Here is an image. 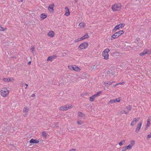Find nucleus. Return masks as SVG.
<instances>
[{"label":"nucleus","instance_id":"19","mask_svg":"<svg viewBox=\"0 0 151 151\" xmlns=\"http://www.w3.org/2000/svg\"><path fill=\"white\" fill-rule=\"evenodd\" d=\"M73 70L78 72L81 70V69L76 65H73Z\"/></svg>","mask_w":151,"mask_h":151},{"label":"nucleus","instance_id":"34","mask_svg":"<svg viewBox=\"0 0 151 151\" xmlns=\"http://www.w3.org/2000/svg\"><path fill=\"white\" fill-rule=\"evenodd\" d=\"M6 29V28H4L3 27H2L1 25L0 24V31H4V30H5Z\"/></svg>","mask_w":151,"mask_h":151},{"label":"nucleus","instance_id":"32","mask_svg":"<svg viewBox=\"0 0 151 151\" xmlns=\"http://www.w3.org/2000/svg\"><path fill=\"white\" fill-rule=\"evenodd\" d=\"M125 142V140H123L119 143V145L120 146H121L123 145V144Z\"/></svg>","mask_w":151,"mask_h":151},{"label":"nucleus","instance_id":"5","mask_svg":"<svg viewBox=\"0 0 151 151\" xmlns=\"http://www.w3.org/2000/svg\"><path fill=\"white\" fill-rule=\"evenodd\" d=\"M72 107L73 106L71 104H67L65 106H62L60 108V109L62 111L67 110L69 109L72 108Z\"/></svg>","mask_w":151,"mask_h":151},{"label":"nucleus","instance_id":"31","mask_svg":"<svg viewBox=\"0 0 151 151\" xmlns=\"http://www.w3.org/2000/svg\"><path fill=\"white\" fill-rule=\"evenodd\" d=\"M77 123L79 125H81L84 122L83 121L78 120L77 122Z\"/></svg>","mask_w":151,"mask_h":151},{"label":"nucleus","instance_id":"21","mask_svg":"<svg viewBox=\"0 0 151 151\" xmlns=\"http://www.w3.org/2000/svg\"><path fill=\"white\" fill-rule=\"evenodd\" d=\"M89 37L88 35L86 33V34L83 36L81 37V40L88 38Z\"/></svg>","mask_w":151,"mask_h":151},{"label":"nucleus","instance_id":"35","mask_svg":"<svg viewBox=\"0 0 151 151\" xmlns=\"http://www.w3.org/2000/svg\"><path fill=\"white\" fill-rule=\"evenodd\" d=\"M73 65H68V67L69 69L71 70H73Z\"/></svg>","mask_w":151,"mask_h":151},{"label":"nucleus","instance_id":"29","mask_svg":"<svg viewBox=\"0 0 151 151\" xmlns=\"http://www.w3.org/2000/svg\"><path fill=\"white\" fill-rule=\"evenodd\" d=\"M47 17V15L45 14H42L40 16V17L42 19H43Z\"/></svg>","mask_w":151,"mask_h":151},{"label":"nucleus","instance_id":"20","mask_svg":"<svg viewBox=\"0 0 151 151\" xmlns=\"http://www.w3.org/2000/svg\"><path fill=\"white\" fill-rule=\"evenodd\" d=\"M54 33L53 31H50L48 33V35L50 37H53L54 35Z\"/></svg>","mask_w":151,"mask_h":151},{"label":"nucleus","instance_id":"43","mask_svg":"<svg viewBox=\"0 0 151 151\" xmlns=\"http://www.w3.org/2000/svg\"><path fill=\"white\" fill-rule=\"evenodd\" d=\"M118 84H120V85H122V84H124V82H123L122 83H119Z\"/></svg>","mask_w":151,"mask_h":151},{"label":"nucleus","instance_id":"41","mask_svg":"<svg viewBox=\"0 0 151 151\" xmlns=\"http://www.w3.org/2000/svg\"><path fill=\"white\" fill-rule=\"evenodd\" d=\"M119 85V84L118 83H117L115 85H114L113 86V88H114L115 87V86H117V85Z\"/></svg>","mask_w":151,"mask_h":151},{"label":"nucleus","instance_id":"18","mask_svg":"<svg viewBox=\"0 0 151 151\" xmlns=\"http://www.w3.org/2000/svg\"><path fill=\"white\" fill-rule=\"evenodd\" d=\"M39 142V141L35 139H32L29 142L30 143H38Z\"/></svg>","mask_w":151,"mask_h":151},{"label":"nucleus","instance_id":"28","mask_svg":"<svg viewBox=\"0 0 151 151\" xmlns=\"http://www.w3.org/2000/svg\"><path fill=\"white\" fill-rule=\"evenodd\" d=\"M150 119H147V124L146 125V128H147L149 127L150 126Z\"/></svg>","mask_w":151,"mask_h":151},{"label":"nucleus","instance_id":"9","mask_svg":"<svg viewBox=\"0 0 151 151\" xmlns=\"http://www.w3.org/2000/svg\"><path fill=\"white\" fill-rule=\"evenodd\" d=\"M139 117L134 118L132 121L130 125L131 126H133L135 125L136 124L137 122L139 121Z\"/></svg>","mask_w":151,"mask_h":151},{"label":"nucleus","instance_id":"36","mask_svg":"<svg viewBox=\"0 0 151 151\" xmlns=\"http://www.w3.org/2000/svg\"><path fill=\"white\" fill-rule=\"evenodd\" d=\"M127 150H130L132 148V146L129 145H128L127 146H126Z\"/></svg>","mask_w":151,"mask_h":151},{"label":"nucleus","instance_id":"6","mask_svg":"<svg viewBox=\"0 0 151 151\" xmlns=\"http://www.w3.org/2000/svg\"><path fill=\"white\" fill-rule=\"evenodd\" d=\"M101 91L98 92L96 93L93 95L92 96L89 98V100L91 101H93L94 99L97 96H99L100 94L101 93Z\"/></svg>","mask_w":151,"mask_h":151},{"label":"nucleus","instance_id":"45","mask_svg":"<svg viewBox=\"0 0 151 151\" xmlns=\"http://www.w3.org/2000/svg\"><path fill=\"white\" fill-rule=\"evenodd\" d=\"M66 55V53L65 52L63 53V56H65Z\"/></svg>","mask_w":151,"mask_h":151},{"label":"nucleus","instance_id":"30","mask_svg":"<svg viewBox=\"0 0 151 151\" xmlns=\"http://www.w3.org/2000/svg\"><path fill=\"white\" fill-rule=\"evenodd\" d=\"M118 25L120 28H122L125 25V24L124 23H122L121 24H118Z\"/></svg>","mask_w":151,"mask_h":151},{"label":"nucleus","instance_id":"38","mask_svg":"<svg viewBox=\"0 0 151 151\" xmlns=\"http://www.w3.org/2000/svg\"><path fill=\"white\" fill-rule=\"evenodd\" d=\"M82 41V40H81V38H78V39L75 40H74V41L75 42H79V41Z\"/></svg>","mask_w":151,"mask_h":151},{"label":"nucleus","instance_id":"4","mask_svg":"<svg viewBox=\"0 0 151 151\" xmlns=\"http://www.w3.org/2000/svg\"><path fill=\"white\" fill-rule=\"evenodd\" d=\"M88 45L87 42H85L81 44L78 47V49L79 50H81L87 48Z\"/></svg>","mask_w":151,"mask_h":151},{"label":"nucleus","instance_id":"22","mask_svg":"<svg viewBox=\"0 0 151 151\" xmlns=\"http://www.w3.org/2000/svg\"><path fill=\"white\" fill-rule=\"evenodd\" d=\"M31 51L32 53L34 55H35V47L34 46H32L31 47Z\"/></svg>","mask_w":151,"mask_h":151},{"label":"nucleus","instance_id":"14","mask_svg":"<svg viewBox=\"0 0 151 151\" xmlns=\"http://www.w3.org/2000/svg\"><path fill=\"white\" fill-rule=\"evenodd\" d=\"M3 81H4L5 82H9L10 81H11L12 82H13L14 80V78H3Z\"/></svg>","mask_w":151,"mask_h":151},{"label":"nucleus","instance_id":"2","mask_svg":"<svg viewBox=\"0 0 151 151\" xmlns=\"http://www.w3.org/2000/svg\"><path fill=\"white\" fill-rule=\"evenodd\" d=\"M110 51V50L108 48L105 49L102 52V55L104 57V59L106 60L109 59V52Z\"/></svg>","mask_w":151,"mask_h":151},{"label":"nucleus","instance_id":"13","mask_svg":"<svg viewBox=\"0 0 151 151\" xmlns=\"http://www.w3.org/2000/svg\"><path fill=\"white\" fill-rule=\"evenodd\" d=\"M150 54V52L149 51L147 50V49H145L143 51V52L139 54V55L141 56H143L146 54Z\"/></svg>","mask_w":151,"mask_h":151},{"label":"nucleus","instance_id":"44","mask_svg":"<svg viewBox=\"0 0 151 151\" xmlns=\"http://www.w3.org/2000/svg\"><path fill=\"white\" fill-rule=\"evenodd\" d=\"M19 2H22L23 1V0H18Z\"/></svg>","mask_w":151,"mask_h":151},{"label":"nucleus","instance_id":"48","mask_svg":"<svg viewBox=\"0 0 151 151\" xmlns=\"http://www.w3.org/2000/svg\"><path fill=\"white\" fill-rule=\"evenodd\" d=\"M24 85H26V86H27H27H28V84H26V83H25V84H24Z\"/></svg>","mask_w":151,"mask_h":151},{"label":"nucleus","instance_id":"25","mask_svg":"<svg viewBox=\"0 0 151 151\" xmlns=\"http://www.w3.org/2000/svg\"><path fill=\"white\" fill-rule=\"evenodd\" d=\"M113 82H105L104 83V85L106 86H107L109 85H111Z\"/></svg>","mask_w":151,"mask_h":151},{"label":"nucleus","instance_id":"26","mask_svg":"<svg viewBox=\"0 0 151 151\" xmlns=\"http://www.w3.org/2000/svg\"><path fill=\"white\" fill-rule=\"evenodd\" d=\"M78 26H79L81 28L85 27L86 26V24L84 23H80L79 24Z\"/></svg>","mask_w":151,"mask_h":151},{"label":"nucleus","instance_id":"17","mask_svg":"<svg viewBox=\"0 0 151 151\" xmlns=\"http://www.w3.org/2000/svg\"><path fill=\"white\" fill-rule=\"evenodd\" d=\"M119 37L118 35L116 32L113 35H112L111 37V40H114L116 39L117 38Z\"/></svg>","mask_w":151,"mask_h":151},{"label":"nucleus","instance_id":"42","mask_svg":"<svg viewBox=\"0 0 151 151\" xmlns=\"http://www.w3.org/2000/svg\"><path fill=\"white\" fill-rule=\"evenodd\" d=\"M35 96V94H33L31 96L32 97H34Z\"/></svg>","mask_w":151,"mask_h":151},{"label":"nucleus","instance_id":"12","mask_svg":"<svg viewBox=\"0 0 151 151\" xmlns=\"http://www.w3.org/2000/svg\"><path fill=\"white\" fill-rule=\"evenodd\" d=\"M54 6V4L50 5L48 7V10L50 13H52L54 12L53 8Z\"/></svg>","mask_w":151,"mask_h":151},{"label":"nucleus","instance_id":"33","mask_svg":"<svg viewBox=\"0 0 151 151\" xmlns=\"http://www.w3.org/2000/svg\"><path fill=\"white\" fill-rule=\"evenodd\" d=\"M135 143V141L134 140H132L130 142V144H129L130 145L132 146V147L134 145Z\"/></svg>","mask_w":151,"mask_h":151},{"label":"nucleus","instance_id":"8","mask_svg":"<svg viewBox=\"0 0 151 151\" xmlns=\"http://www.w3.org/2000/svg\"><path fill=\"white\" fill-rule=\"evenodd\" d=\"M142 125V122H140L139 123L137 124V127L135 129V132L136 133H138Z\"/></svg>","mask_w":151,"mask_h":151},{"label":"nucleus","instance_id":"15","mask_svg":"<svg viewBox=\"0 0 151 151\" xmlns=\"http://www.w3.org/2000/svg\"><path fill=\"white\" fill-rule=\"evenodd\" d=\"M56 56L55 55H53L52 56H50L48 58L47 60L50 61L52 62L53 60L56 58Z\"/></svg>","mask_w":151,"mask_h":151},{"label":"nucleus","instance_id":"37","mask_svg":"<svg viewBox=\"0 0 151 151\" xmlns=\"http://www.w3.org/2000/svg\"><path fill=\"white\" fill-rule=\"evenodd\" d=\"M42 134L45 137L47 136V134L45 131H43L42 132Z\"/></svg>","mask_w":151,"mask_h":151},{"label":"nucleus","instance_id":"46","mask_svg":"<svg viewBox=\"0 0 151 151\" xmlns=\"http://www.w3.org/2000/svg\"><path fill=\"white\" fill-rule=\"evenodd\" d=\"M31 61H29V62H28V64L29 65H30L31 64Z\"/></svg>","mask_w":151,"mask_h":151},{"label":"nucleus","instance_id":"24","mask_svg":"<svg viewBox=\"0 0 151 151\" xmlns=\"http://www.w3.org/2000/svg\"><path fill=\"white\" fill-rule=\"evenodd\" d=\"M116 33L117 34V35L119 37L121 35L123 34L124 33V32L123 30H120L117 32H116Z\"/></svg>","mask_w":151,"mask_h":151},{"label":"nucleus","instance_id":"16","mask_svg":"<svg viewBox=\"0 0 151 151\" xmlns=\"http://www.w3.org/2000/svg\"><path fill=\"white\" fill-rule=\"evenodd\" d=\"M78 116L80 117H81L83 119H85V115L82 112L78 111Z\"/></svg>","mask_w":151,"mask_h":151},{"label":"nucleus","instance_id":"50","mask_svg":"<svg viewBox=\"0 0 151 151\" xmlns=\"http://www.w3.org/2000/svg\"><path fill=\"white\" fill-rule=\"evenodd\" d=\"M27 86H26V87L25 88V89H27Z\"/></svg>","mask_w":151,"mask_h":151},{"label":"nucleus","instance_id":"10","mask_svg":"<svg viewBox=\"0 0 151 151\" xmlns=\"http://www.w3.org/2000/svg\"><path fill=\"white\" fill-rule=\"evenodd\" d=\"M120 101V98L119 97L118 98L116 99H111V100L108 102L109 104H112L114 103H115L116 102H119Z\"/></svg>","mask_w":151,"mask_h":151},{"label":"nucleus","instance_id":"1","mask_svg":"<svg viewBox=\"0 0 151 151\" xmlns=\"http://www.w3.org/2000/svg\"><path fill=\"white\" fill-rule=\"evenodd\" d=\"M122 5L120 3H118L115 4L113 5L112 6L111 8L112 10L114 11H119L121 9Z\"/></svg>","mask_w":151,"mask_h":151},{"label":"nucleus","instance_id":"51","mask_svg":"<svg viewBox=\"0 0 151 151\" xmlns=\"http://www.w3.org/2000/svg\"><path fill=\"white\" fill-rule=\"evenodd\" d=\"M95 66H95V65H94V67H95Z\"/></svg>","mask_w":151,"mask_h":151},{"label":"nucleus","instance_id":"27","mask_svg":"<svg viewBox=\"0 0 151 151\" xmlns=\"http://www.w3.org/2000/svg\"><path fill=\"white\" fill-rule=\"evenodd\" d=\"M119 27L118 25H116L114 28V29L112 30V31L113 32H116L117 30L119 29Z\"/></svg>","mask_w":151,"mask_h":151},{"label":"nucleus","instance_id":"23","mask_svg":"<svg viewBox=\"0 0 151 151\" xmlns=\"http://www.w3.org/2000/svg\"><path fill=\"white\" fill-rule=\"evenodd\" d=\"M65 9L67 11L65 13V15L68 16L70 14V12L69 11V9L67 7H66L65 8Z\"/></svg>","mask_w":151,"mask_h":151},{"label":"nucleus","instance_id":"3","mask_svg":"<svg viewBox=\"0 0 151 151\" xmlns=\"http://www.w3.org/2000/svg\"><path fill=\"white\" fill-rule=\"evenodd\" d=\"M1 95L4 97L7 96L9 93V91L6 88H2L1 90Z\"/></svg>","mask_w":151,"mask_h":151},{"label":"nucleus","instance_id":"49","mask_svg":"<svg viewBox=\"0 0 151 151\" xmlns=\"http://www.w3.org/2000/svg\"><path fill=\"white\" fill-rule=\"evenodd\" d=\"M75 0V2H77L78 0Z\"/></svg>","mask_w":151,"mask_h":151},{"label":"nucleus","instance_id":"39","mask_svg":"<svg viewBox=\"0 0 151 151\" xmlns=\"http://www.w3.org/2000/svg\"><path fill=\"white\" fill-rule=\"evenodd\" d=\"M151 137V132L150 134H148L147 136V139H149Z\"/></svg>","mask_w":151,"mask_h":151},{"label":"nucleus","instance_id":"40","mask_svg":"<svg viewBox=\"0 0 151 151\" xmlns=\"http://www.w3.org/2000/svg\"><path fill=\"white\" fill-rule=\"evenodd\" d=\"M127 150V148H126V146L123 147L122 148V151H125V150Z\"/></svg>","mask_w":151,"mask_h":151},{"label":"nucleus","instance_id":"7","mask_svg":"<svg viewBox=\"0 0 151 151\" xmlns=\"http://www.w3.org/2000/svg\"><path fill=\"white\" fill-rule=\"evenodd\" d=\"M29 107L25 106L23 109V115L26 117L27 116L28 114V111L29 110Z\"/></svg>","mask_w":151,"mask_h":151},{"label":"nucleus","instance_id":"11","mask_svg":"<svg viewBox=\"0 0 151 151\" xmlns=\"http://www.w3.org/2000/svg\"><path fill=\"white\" fill-rule=\"evenodd\" d=\"M132 108V106L131 105H129L127 107H126L125 109L127 110L124 111V113L127 114L130 111Z\"/></svg>","mask_w":151,"mask_h":151},{"label":"nucleus","instance_id":"47","mask_svg":"<svg viewBox=\"0 0 151 151\" xmlns=\"http://www.w3.org/2000/svg\"><path fill=\"white\" fill-rule=\"evenodd\" d=\"M21 85L22 86H23L24 85V84L23 83H21Z\"/></svg>","mask_w":151,"mask_h":151}]
</instances>
